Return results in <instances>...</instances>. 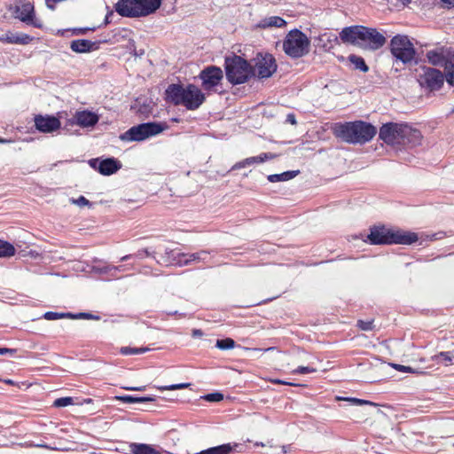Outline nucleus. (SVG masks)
I'll use <instances>...</instances> for the list:
<instances>
[{"mask_svg":"<svg viewBox=\"0 0 454 454\" xmlns=\"http://www.w3.org/2000/svg\"><path fill=\"white\" fill-rule=\"evenodd\" d=\"M340 38L343 43L369 51H377L387 42L385 35L376 28L364 26H351L343 28L340 33Z\"/></svg>","mask_w":454,"mask_h":454,"instance_id":"1","label":"nucleus"},{"mask_svg":"<svg viewBox=\"0 0 454 454\" xmlns=\"http://www.w3.org/2000/svg\"><path fill=\"white\" fill-rule=\"evenodd\" d=\"M379 137L390 145L414 147L420 145L422 135L407 124L388 122L380 129Z\"/></svg>","mask_w":454,"mask_h":454,"instance_id":"2","label":"nucleus"},{"mask_svg":"<svg viewBox=\"0 0 454 454\" xmlns=\"http://www.w3.org/2000/svg\"><path fill=\"white\" fill-rule=\"evenodd\" d=\"M165 95L168 102L183 106L190 111L197 110L206 100L205 94L194 84L172 83L166 89Z\"/></svg>","mask_w":454,"mask_h":454,"instance_id":"3","label":"nucleus"},{"mask_svg":"<svg viewBox=\"0 0 454 454\" xmlns=\"http://www.w3.org/2000/svg\"><path fill=\"white\" fill-rule=\"evenodd\" d=\"M376 133L377 129L372 124L363 121L336 123L333 127L336 137L353 145H364L371 141Z\"/></svg>","mask_w":454,"mask_h":454,"instance_id":"4","label":"nucleus"},{"mask_svg":"<svg viewBox=\"0 0 454 454\" xmlns=\"http://www.w3.org/2000/svg\"><path fill=\"white\" fill-rule=\"evenodd\" d=\"M367 238L372 245H411L418 240V236L414 232L394 230L383 225L371 228Z\"/></svg>","mask_w":454,"mask_h":454,"instance_id":"5","label":"nucleus"},{"mask_svg":"<svg viewBox=\"0 0 454 454\" xmlns=\"http://www.w3.org/2000/svg\"><path fill=\"white\" fill-rule=\"evenodd\" d=\"M161 5V0H118L115 11L122 17L139 18L154 13Z\"/></svg>","mask_w":454,"mask_h":454,"instance_id":"6","label":"nucleus"},{"mask_svg":"<svg viewBox=\"0 0 454 454\" xmlns=\"http://www.w3.org/2000/svg\"><path fill=\"white\" fill-rule=\"evenodd\" d=\"M224 68L226 79L233 85L247 82L254 74L251 65L245 59L238 55L226 57Z\"/></svg>","mask_w":454,"mask_h":454,"instance_id":"7","label":"nucleus"},{"mask_svg":"<svg viewBox=\"0 0 454 454\" xmlns=\"http://www.w3.org/2000/svg\"><path fill=\"white\" fill-rule=\"evenodd\" d=\"M389 49L395 61L404 65L411 64L416 59L417 51L407 35H395L390 41Z\"/></svg>","mask_w":454,"mask_h":454,"instance_id":"8","label":"nucleus"},{"mask_svg":"<svg viewBox=\"0 0 454 454\" xmlns=\"http://www.w3.org/2000/svg\"><path fill=\"white\" fill-rule=\"evenodd\" d=\"M168 128L166 123L146 122L133 126L124 133L121 134L119 138L124 142L143 141L151 137L161 133Z\"/></svg>","mask_w":454,"mask_h":454,"instance_id":"9","label":"nucleus"},{"mask_svg":"<svg viewBox=\"0 0 454 454\" xmlns=\"http://www.w3.org/2000/svg\"><path fill=\"white\" fill-rule=\"evenodd\" d=\"M309 38L298 29L290 31L283 42V49L286 54L294 59L306 55L309 52Z\"/></svg>","mask_w":454,"mask_h":454,"instance_id":"10","label":"nucleus"},{"mask_svg":"<svg viewBox=\"0 0 454 454\" xmlns=\"http://www.w3.org/2000/svg\"><path fill=\"white\" fill-rule=\"evenodd\" d=\"M416 76L420 86L431 90L440 89L444 81V75L441 71L426 66L416 69Z\"/></svg>","mask_w":454,"mask_h":454,"instance_id":"11","label":"nucleus"},{"mask_svg":"<svg viewBox=\"0 0 454 454\" xmlns=\"http://www.w3.org/2000/svg\"><path fill=\"white\" fill-rule=\"evenodd\" d=\"M15 18L20 20L22 22L31 24L35 27L41 28L43 24L38 20H34L35 9L34 5L26 0H17L13 12Z\"/></svg>","mask_w":454,"mask_h":454,"instance_id":"12","label":"nucleus"},{"mask_svg":"<svg viewBox=\"0 0 454 454\" xmlns=\"http://www.w3.org/2000/svg\"><path fill=\"white\" fill-rule=\"evenodd\" d=\"M254 71L260 79L270 77L277 71V64L271 54L258 55Z\"/></svg>","mask_w":454,"mask_h":454,"instance_id":"13","label":"nucleus"},{"mask_svg":"<svg viewBox=\"0 0 454 454\" xmlns=\"http://www.w3.org/2000/svg\"><path fill=\"white\" fill-rule=\"evenodd\" d=\"M199 77L202 81V88L205 90H211L215 86L220 84L221 81L223 78V70L215 66H210L204 68Z\"/></svg>","mask_w":454,"mask_h":454,"instance_id":"14","label":"nucleus"},{"mask_svg":"<svg viewBox=\"0 0 454 454\" xmlns=\"http://www.w3.org/2000/svg\"><path fill=\"white\" fill-rule=\"evenodd\" d=\"M35 126L41 132L50 133L60 128V121L54 116L39 114L35 117Z\"/></svg>","mask_w":454,"mask_h":454,"instance_id":"15","label":"nucleus"},{"mask_svg":"<svg viewBox=\"0 0 454 454\" xmlns=\"http://www.w3.org/2000/svg\"><path fill=\"white\" fill-rule=\"evenodd\" d=\"M97 163L98 160H90V166L97 168L100 174L105 176L112 175L121 168L119 161L114 158H108L101 160L98 167H96Z\"/></svg>","mask_w":454,"mask_h":454,"instance_id":"16","label":"nucleus"},{"mask_svg":"<svg viewBox=\"0 0 454 454\" xmlns=\"http://www.w3.org/2000/svg\"><path fill=\"white\" fill-rule=\"evenodd\" d=\"M76 123L83 128L93 127L98 121V116L90 111H79L74 115Z\"/></svg>","mask_w":454,"mask_h":454,"instance_id":"17","label":"nucleus"},{"mask_svg":"<svg viewBox=\"0 0 454 454\" xmlns=\"http://www.w3.org/2000/svg\"><path fill=\"white\" fill-rule=\"evenodd\" d=\"M0 41L7 43L26 45L33 41V37L24 33H8L0 36Z\"/></svg>","mask_w":454,"mask_h":454,"instance_id":"18","label":"nucleus"},{"mask_svg":"<svg viewBox=\"0 0 454 454\" xmlns=\"http://www.w3.org/2000/svg\"><path fill=\"white\" fill-rule=\"evenodd\" d=\"M271 158H272V155L269 154V153H262L259 156L249 157V158H247L243 160H240V161L235 163L232 166L231 170L240 169V168H246V167H248V166H251V165L256 164V163H262V162H264L266 160L271 159Z\"/></svg>","mask_w":454,"mask_h":454,"instance_id":"19","label":"nucleus"},{"mask_svg":"<svg viewBox=\"0 0 454 454\" xmlns=\"http://www.w3.org/2000/svg\"><path fill=\"white\" fill-rule=\"evenodd\" d=\"M427 58L430 64L433 66H443L445 67V61L448 58L442 49L432 50L427 52Z\"/></svg>","mask_w":454,"mask_h":454,"instance_id":"20","label":"nucleus"},{"mask_svg":"<svg viewBox=\"0 0 454 454\" xmlns=\"http://www.w3.org/2000/svg\"><path fill=\"white\" fill-rule=\"evenodd\" d=\"M95 43L90 40L78 39L71 43L70 48L74 52L83 53L92 51L95 48Z\"/></svg>","mask_w":454,"mask_h":454,"instance_id":"21","label":"nucleus"},{"mask_svg":"<svg viewBox=\"0 0 454 454\" xmlns=\"http://www.w3.org/2000/svg\"><path fill=\"white\" fill-rule=\"evenodd\" d=\"M445 78L448 83L454 86V52L448 53L444 67Z\"/></svg>","mask_w":454,"mask_h":454,"instance_id":"22","label":"nucleus"},{"mask_svg":"<svg viewBox=\"0 0 454 454\" xmlns=\"http://www.w3.org/2000/svg\"><path fill=\"white\" fill-rule=\"evenodd\" d=\"M233 450L231 443H225L197 452L196 454H230Z\"/></svg>","mask_w":454,"mask_h":454,"instance_id":"23","label":"nucleus"},{"mask_svg":"<svg viewBox=\"0 0 454 454\" xmlns=\"http://www.w3.org/2000/svg\"><path fill=\"white\" fill-rule=\"evenodd\" d=\"M132 454H160V452L152 446L145 443H133L130 445Z\"/></svg>","mask_w":454,"mask_h":454,"instance_id":"24","label":"nucleus"},{"mask_svg":"<svg viewBox=\"0 0 454 454\" xmlns=\"http://www.w3.org/2000/svg\"><path fill=\"white\" fill-rule=\"evenodd\" d=\"M298 173V170L286 171L281 174L270 175L267 178L270 183L284 182L295 177Z\"/></svg>","mask_w":454,"mask_h":454,"instance_id":"25","label":"nucleus"},{"mask_svg":"<svg viewBox=\"0 0 454 454\" xmlns=\"http://www.w3.org/2000/svg\"><path fill=\"white\" fill-rule=\"evenodd\" d=\"M182 256L184 258V260H180L179 262L189 264L192 262L206 261L207 257L208 256V253L206 251H200L191 254H183Z\"/></svg>","mask_w":454,"mask_h":454,"instance_id":"26","label":"nucleus"},{"mask_svg":"<svg viewBox=\"0 0 454 454\" xmlns=\"http://www.w3.org/2000/svg\"><path fill=\"white\" fill-rule=\"evenodd\" d=\"M431 359L438 364L442 363L444 365L448 366L454 361V352H440L439 354L433 356Z\"/></svg>","mask_w":454,"mask_h":454,"instance_id":"27","label":"nucleus"},{"mask_svg":"<svg viewBox=\"0 0 454 454\" xmlns=\"http://www.w3.org/2000/svg\"><path fill=\"white\" fill-rule=\"evenodd\" d=\"M16 249L12 244L0 239V258H9L15 254Z\"/></svg>","mask_w":454,"mask_h":454,"instance_id":"28","label":"nucleus"},{"mask_svg":"<svg viewBox=\"0 0 454 454\" xmlns=\"http://www.w3.org/2000/svg\"><path fill=\"white\" fill-rule=\"evenodd\" d=\"M116 398L126 403H146L154 401V398L151 396L136 397L132 395H121L117 396Z\"/></svg>","mask_w":454,"mask_h":454,"instance_id":"29","label":"nucleus"},{"mask_svg":"<svg viewBox=\"0 0 454 454\" xmlns=\"http://www.w3.org/2000/svg\"><path fill=\"white\" fill-rule=\"evenodd\" d=\"M348 60L350 61V63H352L355 66L356 69H358L364 73H365L369 70V67L365 64L364 59L360 56H356L354 54L349 55Z\"/></svg>","mask_w":454,"mask_h":454,"instance_id":"30","label":"nucleus"},{"mask_svg":"<svg viewBox=\"0 0 454 454\" xmlns=\"http://www.w3.org/2000/svg\"><path fill=\"white\" fill-rule=\"evenodd\" d=\"M235 341L231 338H225L223 340H217L215 347L222 350L233 348Z\"/></svg>","mask_w":454,"mask_h":454,"instance_id":"31","label":"nucleus"},{"mask_svg":"<svg viewBox=\"0 0 454 454\" xmlns=\"http://www.w3.org/2000/svg\"><path fill=\"white\" fill-rule=\"evenodd\" d=\"M73 314L71 313H59L53 311H48L43 315V317L47 320H57L61 318H71Z\"/></svg>","mask_w":454,"mask_h":454,"instance_id":"32","label":"nucleus"},{"mask_svg":"<svg viewBox=\"0 0 454 454\" xmlns=\"http://www.w3.org/2000/svg\"><path fill=\"white\" fill-rule=\"evenodd\" d=\"M149 350L148 348H130V347H122L121 348V353L125 356L130 355H138L143 354Z\"/></svg>","mask_w":454,"mask_h":454,"instance_id":"33","label":"nucleus"},{"mask_svg":"<svg viewBox=\"0 0 454 454\" xmlns=\"http://www.w3.org/2000/svg\"><path fill=\"white\" fill-rule=\"evenodd\" d=\"M286 24V20L278 16L270 17L265 22V26L276 27H284Z\"/></svg>","mask_w":454,"mask_h":454,"instance_id":"34","label":"nucleus"},{"mask_svg":"<svg viewBox=\"0 0 454 454\" xmlns=\"http://www.w3.org/2000/svg\"><path fill=\"white\" fill-rule=\"evenodd\" d=\"M190 386V383H180V384H172L168 386H160L158 387V389L163 391V390H177V389H184Z\"/></svg>","mask_w":454,"mask_h":454,"instance_id":"35","label":"nucleus"},{"mask_svg":"<svg viewBox=\"0 0 454 454\" xmlns=\"http://www.w3.org/2000/svg\"><path fill=\"white\" fill-rule=\"evenodd\" d=\"M73 403L72 397H61L54 401L55 407H66Z\"/></svg>","mask_w":454,"mask_h":454,"instance_id":"36","label":"nucleus"},{"mask_svg":"<svg viewBox=\"0 0 454 454\" xmlns=\"http://www.w3.org/2000/svg\"><path fill=\"white\" fill-rule=\"evenodd\" d=\"M208 402H220L223 399V395L218 392L207 394L203 397Z\"/></svg>","mask_w":454,"mask_h":454,"instance_id":"37","label":"nucleus"},{"mask_svg":"<svg viewBox=\"0 0 454 454\" xmlns=\"http://www.w3.org/2000/svg\"><path fill=\"white\" fill-rule=\"evenodd\" d=\"M317 369L309 366H299L295 370L293 371L295 374H306V373H311L316 372Z\"/></svg>","mask_w":454,"mask_h":454,"instance_id":"38","label":"nucleus"},{"mask_svg":"<svg viewBox=\"0 0 454 454\" xmlns=\"http://www.w3.org/2000/svg\"><path fill=\"white\" fill-rule=\"evenodd\" d=\"M71 202L73 204H75L79 207H84V206H91V203L84 197V196H80L78 199L74 200V199H72L71 200Z\"/></svg>","mask_w":454,"mask_h":454,"instance_id":"39","label":"nucleus"},{"mask_svg":"<svg viewBox=\"0 0 454 454\" xmlns=\"http://www.w3.org/2000/svg\"><path fill=\"white\" fill-rule=\"evenodd\" d=\"M357 325L361 330L364 331H371L373 329V323L372 321H363L359 320L357 322Z\"/></svg>","mask_w":454,"mask_h":454,"instance_id":"40","label":"nucleus"},{"mask_svg":"<svg viewBox=\"0 0 454 454\" xmlns=\"http://www.w3.org/2000/svg\"><path fill=\"white\" fill-rule=\"evenodd\" d=\"M71 318H84V319H99V317L94 316L90 313H79V314H73V317Z\"/></svg>","mask_w":454,"mask_h":454,"instance_id":"41","label":"nucleus"},{"mask_svg":"<svg viewBox=\"0 0 454 454\" xmlns=\"http://www.w3.org/2000/svg\"><path fill=\"white\" fill-rule=\"evenodd\" d=\"M347 400L351 402L354 404H358V405H362V404H369V405H373V406L376 405L372 402L365 401V400H362V399H357V398H348Z\"/></svg>","mask_w":454,"mask_h":454,"instance_id":"42","label":"nucleus"},{"mask_svg":"<svg viewBox=\"0 0 454 454\" xmlns=\"http://www.w3.org/2000/svg\"><path fill=\"white\" fill-rule=\"evenodd\" d=\"M393 367L395 368L396 370L400 371V372H412L413 370L409 367V366H405V365H401V364H393Z\"/></svg>","mask_w":454,"mask_h":454,"instance_id":"43","label":"nucleus"},{"mask_svg":"<svg viewBox=\"0 0 454 454\" xmlns=\"http://www.w3.org/2000/svg\"><path fill=\"white\" fill-rule=\"evenodd\" d=\"M286 122L295 125L297 123L295 115L294 114H288L286 115Z\"/></svg>","mask_w":454,"mask_h":454,"instance_id":"44","label":"nucleus"},{"mask_svg":"<svg viewBox=\"0 0 454 454\" xmlns=\"http://www.w3.org/2000/svg\"><path fill=\"white\" fill-rule=\"evenodd\" d=\"M15 352H16V350L12 349V348H0V355H2V356L7 355V354L13 355Z\"/></svg>","mask_w":454,"mask_h":454,"instance_id":"45","label":"nucleus"},{"mask_svg":"<svg viewBox=\"0 0 454 454\" xmlns=\"http://www.w3.org/2000/svg\"><path fill=\"white\" fill-rule=\"evenodd\" d=\"M271 382L275 383V384L295 386V384H294V383L284 381V380H278V379L271 380Z\"/></svg>","mask_w":454,"mask_h":454,"instance_id":"46","label":"nucleus"},{"mask_svg":"<svg viewBox=\"0 0 454 454\" xmlns=\"http://www.w3.org/2000/svg\"><path fill=\"white\" fill-rule=\"evenodd\" d=\"M123 388L130 391H143L145 389V387H124Z\"/></svg>","mask_w":454,"mask_h":454,"instance_id":"47","label":"nucleus"},{"mask_svg":"<svg viewBox=\"0 0 454 454\" xmlns=\"http://www.w3.org/2000/svg\"><path fill=\"white\" fill-rule=\"evenodd\" d=\"M444 7L450 8L454 6V0H441Z\"/></svg>","mask_w":454,"mask_h":454,"instance_id":"48","label":"nucleus"},{"mask_svg":"<svg viewBox=\"0 0 454 454\" xmlns=\"http://www.w3.org/2000/svg\"><path fill=\"white\" fill-rule=\"evenodd\" d=\"M202 334H203V333H202V331H201V330H200V329H194V330H192V336H193V337H200V336H202Z\"/></svg>","mask_w":454,"mask_h":454,"instance_id":"49","label":"nucleus"},{"mask_svg":"<svg viewBox=\"0 0 454 454\" xmlns=\"http://www.w3.org/2000/svg\"><path fill=\"white\" fill-rule=\"evenodd\" d=\"M36 447L43 448V449H47V450H58L55 447H51V446H48L47 444H44V443L37 444Z\"/></svg>","mask_w":454,"mask_h":454,"instance_id":"50","label":"nucleus"},{"mask_svg":"<svg viewBox=\"0 0 454 454\" xmlns=\"http://www.w3.org/2000/svg\"><path fill=\"white\" fill-rule=\"evenodd\" d=\"M142 253H143L142 255H145V256L149 255V253H148V251L146 249L143 250Z\"/></svg>","mask_w":454,"mask_h":454,"instance_id":"51","label":"nucleus"},{"mask_svg":"<svg viewBox=\"0 0 454 454\" xmlns=\"http://www.w3.org/2000/svg\"><path fill=\"white\" fill-rule=\"evenodd\" d=\"M129 257H130V255H125V256L121 257V261H122V262H123V261H126V260H128Z\"/></svg>","mask_w":454,"mask_h":454,"instance_id":"52","label":"nucleus"},{"mask_svg":"<svg viewBox=\"0 0 454 454\" xmlns=\"http://www.w3.org/2000/svg\"><path fill=\"white\" fill-rule=\"evenodd\" d=\"M7 384L13 385V381L12 380H5Z\"/></svg>","mask_w":454,"mask_h":454,"instance_id":"53","label":"nucleus"},{"mask_svg":"<svg viewBox=\"0 0 454 454\" xmlns=\"http://www.w3.org/2000/svg\"><path fill=\"white\" fill-rule=\"evenodd\" d=\"M272 349H274V348H269L265 349V351H270V350H272Z\"/></svg>","mask_w":454,"mask_h":454,"instance_id":"54","label":"nucleus"},{"mask_svg":"<svg viewBox=\"0 0 454 454\" xmlns=\"http://www.w3.org/2000/svg\"><path fill=\"white\" fill-rule=\"evenodd\" d=\"M255 445H257V446H259V445L263 446V443H262V442H261V443L256 442V443H255Z\"/></svg>","mask_w":454,"mask_h":454,"instance_id":"55","label":"nucleus"},{"mask_svg":"<svg viewBox=\"0 0 454 454\" xmlns=\"http://www.w3.org/2000/svg\"><path fill=\"white\" fill-rule=\"evenodd\" d=\"M3 142H4V140H3V139H0V143H3Z\"/></svg>","mask_w":454,"mask_h":454,"instance_id":"56","label":"nucleus"},{"mask_svg":"<svg viewBox=\"0 0 454 454\" xmlns=\"http://www.w3.org/2000/svg\"><path fill=\"white\" fill-rule=\"evenodd\" d=\"M452 112L454 113V106H453Z\"/></svg>","mask_w":454,"mask_h":454,"instance_id":"57","label":"nucleus"}]
</instances>
